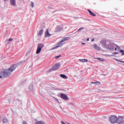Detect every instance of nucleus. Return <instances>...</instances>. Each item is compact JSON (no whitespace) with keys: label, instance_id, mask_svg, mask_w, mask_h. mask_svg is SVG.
<instances>
[{"label":"nucleus","instance_id":"obj_1","mask_svg":"<svg viewBox=\"0 0 124 124\" xmlns=\"http://www.w3.org/2000/svg\"><path fill=\"white\" fill-rule=\"evenodd\" d=\"M16 68V65H13L8 70H4V71L1 72L0 75V78H6L7 77H9L11 75L12 72L15 70Z\"/></svg>","mask_w":124,"mask_h":124},{"label":"nucleus","instance_id":"obj_2","mask_svg":"<svg viewBox=\"0 0 124 124\" xmlns=\"http://www.w3.org/2000/svg\"><path fill=\"white\" fill-rule=\"evenodd\" d=\"M44 47V45H43V44H38L37 46L36 54H37V55H38V54H39L40 52H41V50Z\"/></svg>","mask_w":124,"mask_h":124},{"label":"nucleus","instance_id":"obj_3","mask_svg":"<svg viewBox=\"0 0 124 124\" xmlns=\"http://www.w3.org/2000/svg\"><path fill=\"white\" fill-rule=\"evenodd\" d=\"M117 118L116 116H113L110 118V122L111 124H116L117 123Z\"/></svg>","mask_w":124,"mask_h":124},{"label":"nucleus","instance_id":"obj_4","mask_svg":"<svg viewBox=\"0 0 124 124\" xmlns=\"http://www.w3.org/2000/svg\"><path fill=\"white\" fill-rule=\"evenodd\" d=\"M116 123L119 124H123L124 123V116H119L117 118Z\"/></svg>","mask_w":124,"mask_h":124},{"label":"nucleus","instance_id":"obj_5","mask_svg":"<svg viewBox=\"0 0 124 124\" xmlns=\"http://www.w3.org/2000/svg\"><path fill=\"white\" fill-rule=\"evenodd\" d=\"M60 67H61V64H55L53 66L52 69L53 70H58V69H59Z\"/></svg>","mask_w":124,"mask_h":124},{"label":"nucleus","instance_id":"obj_6","mask_svg":"<svg viewBox=\"0 0 124 124\" xmlns=\"http://www.w3.org/2000/svg\"><path fill=\"white\" fill-rule=\"evenodd\" d=\"M60 96L65 100H67V99H68V97H67V95H66L65 94L62 93L61 94Z\"/></svg>","mask_w":124,"mask_h":124},{"label":"nucleus","instance_id":"obj_7","mask_svg":"<svg viewBox=\"0 0 124 124\" xmlns=\"http://www.w3.org/2000/svg\"><path fill=\"white\" fill-rule=\"evenodd\" d=\"M115 47H116L115 44H110L108 45V49H109V50H113Z\"/></svg>","mask_w":124,"mask_h":124},{"label":"nucleus","instance_id":"obj_8","mask_svg":"<svg viewBox=\"0 0 124 124\" xmlns=\"http://www.w3.org/2000/svg\"><path fill=\"white\" fill-rule=\"evenodd\" d=\"M10 4L13 6H15L16 5V0H10Z\"/></svg>","mask_w":124,"mask_h":124},{"label":"nucleus","instance_id":"obj_9","mask_svg":"<svg viewBox=\"0 0 124 124\" xmlns=\"http://www.w3.org/2000/svg\"><path fill=\"white\" fill-rule=\"evenodd\" d=\"M62 30V27L58 26L55 29L56 32H59V31H61Z\"/></svg>","mask_w":124,"mask_h":124},{"label":"nucleus","instance_id":"obj_10","mask_svg":"<svg viewBox=\"0 0 124 124\" xmlns=\"http://www.w3.org/2000/svg\"><path fill=\"white\" fill-rule=\"evenodd\" d=\"M45 36L46 37H49V36H51V34L49 33V30L46 29V31L45 32Z\"/></svg>","mask_w":124,"mask_h":124},{"label":"nucleus","instance_id":"obj_11","mask_svg":"<svg viewBox=\"0 0 124 124\" xmlns=\"http://www.w3.org/2000/svg\"><path fill=\"white\" fill-rule=\"evenodd\" d=\"M100 43L102 44V46H103L104 47L106 46V40H103L100 41Z\"/></svg>","mask_w":124,"mask_h":124},{"label":"nucleus","instance_id":"obj_12","mask_svg":"<svg viewBox=\"0 0 124 124\" xmlns=\"http://www.w3.org/2000/svg\"><path fill=\"white\" fill-rule=\"evenodd\" d=\"M93 47H94V49H95L96 50H97V51H99V50H101V48H100V47H99L98 46H97L96 45H94Z\"/></svg>","mask_w":124,"mask_h":124},{"label":"nucleus","instance_id":"obj_13","mask_svg":"<svg viewBox=\"0 0 124 124\" xmlns=\"http://www.w3.org/2000/svg\"><path fill=\"white\" fill-rule=\"evenodd\" d=\"M88 11L89 12L90 15H91V16H93V17H95V16H96V15H95V14L93 13L91 10H88Z\"/></svg>","mask_w":124,"mask_h":124},{"label":"nucleus","instance_id":"obj_14","mask_svg":"<svg viewBox=\"0 0 124 124\" xmlns=\"http://www.w3.org/2000/svg\"><path fill=\"white\" fill-rule=\"evenodd\" d=\"M67 40H69V37H65V38L62 39L61 40V43H62V42H64V41H66Z\"/></svg>","mask_w":124,"mask_h":124},{"label":"nucleus","instance_id":"obj_15","mask_svg":"<svg viewBox=\"0 0 124 124\" xmlns=\"http://www.w3.org/2000/svg\"><path fill=\"white\" fill-rule=\"evenodd\" d=\"M60 76L62 77V78H63L64 79H68V77H67V76H66L64 74H61V75H60Z\"/></svg>","mask_w":124,"mask_h":124},{"label":"nucleus","instance_id":"obj_16","mask_svg":"<svg viewBox=\"0 0 124 124\" xmlns=\"http://www.w3.org/2000/svg\"><path fill=\"white\" fill-rule=\"evenodd\" d=\"M79 61L81 62H88L89 60L84 59H80Z\"/></svg>","mask_w":124,"mask_h":124},{"label":"nucleus","instance_id":"obj_17","mask_svg":"<svg viewBox=\"0 0 124 124\" xmlns=\"http://www.w3.org/2000/svg\"><path fill=\"white\" fill-rule=\"evenodd\" d=\"M42 33H43V30H41L39 32L38 35L41 36V35H42Z\"/></svg>","mask_w":124,"mask_h":124},{"label":"nucleus","instance_id":"obj_18","mask_svg":"<svg viewBox=\"0 0 124 124\" xmlns=\"http://www.w3.org/2000/svg\"><path fill=\"white\" fill-rule=\"evenodd\" d=\"M96 59L98 60L99 61H100L101 62H105V59H102V58H97Z\"/></svg>","mask_w":124,"mask_h":124},{"label":"nucleus","instance_id":"obj_19","mask_svg":"<svg viewBox=\"0 0 124 124\" xmlns=\"http://www.w3.org/2000/svg\"><path fill=\"white\" fill-rule=\"evenodd\" d=\"M35 124H44V123L42 121H38L35 122Z\"/></svg>","mask_w":124,"mask_h":124},{"label":"nucleus","instance_id":"obj_20","mask_svg":"<svg viewBox=\"0 0 124 124\" xmlns=\"http://www.w3.org/2000/svg\"><path fill=\"white\" fill-rule=\"evenodd\" d=\"M91 84H98V85H100V82L97 81V82H92Z\"/></svg>","mask_w":124,"mask_h":124},{"label":"nucleus","instance_id":"obj_21","mask_svg":"<svg viewBox=\"0 0 124 124\" xmlns=\"http://www.w3.org/2000/svg\"><path fill=\"white\" fill-rule=\"evenodd\" d=\"M63 44L61 43V42L59 44V45L57 46V47L59 48V47H62V46Z\"/></svg>","mask_w":124,"mask_h":124},{"label":"nucleus","instance_id":"obj_22","mask_svg":"<svg viewBox=\"0 0 124 124\" xmlns=\"http://www.w3.org/2000/svg\"><path fill=\"white\" fill-rule=\"evenodd\" d=\"M3 124H5V123H7V119L4 118L3 120Z\"/></svg>","mask_w":124,"mask_h":124},{"label":"nucleus","instance_id":"obj_23","mask_svg":"<svg viewBox=\"0 0 124 124\" xmlns=\"http://www.w3.org/2000/svg\"><path fill=\"white\" fill-rule=\"evenodd\" d=\"M120 52L122 53V56H124V50H123V49L120 50Z\"/></svg>","mask_w":124,"mask_h":124},{"label":"nucleus","instance_id":"obj_24","mask_svg":"<svg viewBox=\"0 0 124 124\" xmlns=\"http://www.w3.org/2000/svg\"><path fill=\"white\" fill-rule=\"evenodd\" d=\"M115 60H116V61H117V62H122V63H124V61L119 60L116 59H115Z\"/></svg>","mask_w":124,"mask_h":124},{"label":"nucleus","instance_id":"obj_25","mask_svg":"<svg viewBox=\"0 0 124 124\" xmlns=\"http://www.w3.org/2000/svg\"><path fill=\"white\" fill-rule=\"evenodd\" d=\"M84 30V28L81 27V28H79V29L77 31V32H78L80 31H82V30Z\"/></svg>","mask_w":124,"mask_h":124},{"label":"nucleus","instance_id":"obj_26","mask_svg":"<svg viewBox=\"0 0 124 124\" xmlns=\"http://www.w3.org/2000/svg\"><path fill=\"white\" fill-rule=\"evenodd\" d=\"M62 57V55H59L55 57V59H59V58H61Z\"/></svg>","mask_w":124,"mask_h":124},{"label":"nucleus","instance_id":"obj_27","mask_svg":"<svg viewBox=\"0 0 124 124\" xmlns=\"http://www.w3.org/2000/svg\"><path fill=\"white\" fill-rule=\"evenodd\" d=\"M34 5V4L33 3V2H31V7H33Z\"/></svg>","mask_w":124,"mask_h":124},{"label":"nucleus","instance_id":"obj_28","mask_svg":"<svg viewBox=\"0 0 124 124\" xmlns=\"http://www.w3.org/2000/svg\"><path fill=\"white\" fill-rule=\"evenodd\" d=\"M115 46H116V48H117V49H120V46H119L118 45H115Z\"/></svg>","mask_w":124,"mask_h":124},{"label":"nucleus","instance_id":"obj_29","mask_svg":"<svg viewBox=\"0 0 124 124\" xmlns=\"http://www.w3.org/2000/svg\"><path fill=\"white\" fill-rule=\"evenodd\" d=\"M61 123L62 124H66L65 123H64V122L63 121H62L61 122Z\"/></svg>","mask_w":124,"mask_h":124},{"label":"nucleus","instance_id":"obj_30","mask_svg":"<svg viewBox=\"0 0 124 124\" xmlns=\"http://www.w3.org/2000/svg\"><path fill=\"white\" fill-rule=\"evenodd\" d=\"M57 48H58V46H54L52 49H57Z\"/></svg>","mask_w":124,"mask_h":124},{"label":"nucleus","instance_id":"obj_31","mask_svg":"<svg viewBox=\"0 0 124 124\" xmlns=\"http://www.w3.org/2000/svg\"><path fill=\"white\" fill-rule=\"evenodd\" d=\"M113 54L114 55H118V54H119V52H114Z\"/></svg>","mask_w":124,"mask_h":124},{"label":"nucleus","instance_id":"obj_32","mask_svg":"<svg viewBox=\"0 0 124 124\" xmlns=\"http://www.w3.org/2000/svg\"><path fill=\"white\" fill-rule=\"evenodd\" d=\"M12 40H13V39L12 38L9 39V41H12Z\"/></svg>","mask_w":124,"mask_h":124},{"label":"nucleus","instance_id":"obj_33","mask_svg":"<svg viewBox=\"0 0 124 124\" xmlns=\"http://www.w3.org/2000/svg\"><path fill=\"white\" fill-rule=\"evenodd\" d=\"M23 124H27V122L26 121L23 122Z\"/></svg>","mask_w":124,"mask_h":124},{"label":"nucleus","instance_id":"obj_34","mask_svg":"<svg viewBox=\"0 0 124 124\" xmlns=\"http://www.w3.org/2000/svg\"><path fill=\"white\" fill-rule=\"evenodd\" d=\"M92 42H93V41H94V38L92 39Z\"/></svg>","mask_w":124,"mask_h":124},{"label":"nucleus","instance_id":"obj_35","mask_svg":"<svg viewBox=\"0 0 124 124\" xmlns=\"http://www.w3.org/2000/svg\"><path fill=\"white\" fill-rule=\"evenodd\" d=\"M89 40H90V38H88L87 39V41H89Z\"/></svg>","mask_w":124,"mask_h":124},{"label":"nucleus","instance_id":"obj_36","mask_svg":"<svg viewBox=\"0 0 124 124\" xmlns=\"http://www.w3.org/2000/svg\"><path fill=\"white\" fill-rule=\"evenodd\" d=\"M85 44H86L85 43H82V45H85Z\"/></svg>","mask_w":124,"mask_h":124},{"label":"nucleus","instance_id":"obj_37","mask_svg":"<svg viewBox=\"0 0 124 124\" xmlns=\"http://www.w3.org/2000/svg\"><path fill=\"white\" fill-rule=\"evenodd\" d=\"M117 47H115V49H114L115 51H117Z\"/></svg>","mask_w":124,"mask_h":124}]
</instances>
